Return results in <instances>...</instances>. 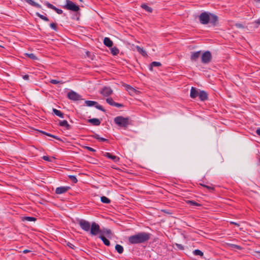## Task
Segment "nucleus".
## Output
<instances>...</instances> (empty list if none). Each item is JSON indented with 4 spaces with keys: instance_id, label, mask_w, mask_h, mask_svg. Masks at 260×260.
Instances as JSON below:
<instances>
[{
    "instance_id": "nucleus-1",
    "label": "nucleus",
    "mask_w": 260,
    "mask_h": 260,
    "mask_svg": "<svg viewBox=\"0 0 260 260\" xmlns=\"http://www.w3.org/2000/svg\"><path fill=\"white\" fill-rule=\"evenodd\" d=\"M150 234L149 233L141 232L138 234L131 236L128 237V240L132 244L144 243L150 239Z\"/></svg>"
},
{
    "instance_id": "nucleus-2",
    "label": "nucleus",
    "mask_w": 260,
    "mask_h": 260,
    "mask_svg": "<svg viewBox=\"0 0 260 260\" xmlns=\"http://www.w3.org/2000/svg\"><path fill=\"white\" fill-rule=\"evenodd\" d=\"M114 121L118 126L126 127L128 125L129 119L127 117L125 118L122 116H117L114 118Z\"/></svg>"
},
{
    "instance_id": "nucleus-3",
    "label": "nucleus",
    "mask_w": 260,
    "mask_h": 260,
    "mask_svg": "<svg viewBox=\"0 0 260 260\" xmlns=\"http://www.w3.org/2000/svg\"><path fill=\"white\" fill-rule=\"evenodd\" d=\"M63 8L74 12H77L79 10V7L70 0L66 1V4Z\"/></svg>"
},
{
    "instance_id": "nucleus-4",
    "label": "nucleus",
    "mask_w": 260,
    "mask_h": 260,
    "mask_svg": "<svg viewBox=\"0 0 260 260\" xmlns=\"http://www.w3.org/2000/svg\"><path fill=\"white\" fill-rule=\"evenodd\" d=\"M210 13L208 12L202 13L199 16V20L203 24H207L209 22Z\"/></svg>"
},
{
    "instance_id": "nucleus-5",
    "label": "nucleus",
    "mask_w": 260,
    "mask_h": 260,
    "mask_svg": "<svg viewBox=\"0 0 260 260\" xmlns=\"http://www.w3.org/2000/svg\"><path fill=\"white\" fill-rule=\"evenodd\" d=\"M90 234L93 236H95L101 232L99 225L94 222L90 225Z\"/></svg>"
},
{
    "instance_id": "nucleus-6",
    "label": "nucleus",
    "mask_w": 260,
    "mask_h": 260,
    "mask_svg": "<svg viewBox=\"0 0 260 260\" xmlns=\"http://www.w3.org/2000/svg\"><path fill=\"white\" fill-rule=\"evenodd\" d=\"M79 224L80 228L86 232H88L90 230V223L84 219H80L79 221Z\"/></svg>"
},
{
    "instance_id": "nucleus-7",
    "label": "nucleus",
    "mask_w": 260,
    "mask_h": 260,
    "mask_svg": "<svg viewBox=\"0 0 260 260\" xmlns=\"http://www.w3.org/2000/svg\"><path fill=\"white\" fill-rule=\"evenodd\" d=\"M67 96L70 100L74 101L82 100L80 94L72 90L68 93Z\"/></svg>"
},
{
    "instance_id": "nucleus-8",
    "label": "nucleus",
    "mask_w": 260,
    "mask_h": 260,
    "mask_svg": "<svg viewBox=\"0 0 260 260\" xmlns=\"http://www.w3.org/2000/svg\"><path fill=\"white\" fill-rule=\"evenodd\" d=\"M211 59V54L209 51H206L202 55V61L204 63H208Z\"/></svg>"
},
{
    "instance_id": "nucleus-9",
    "label": "nucleus",
    "mask_w": 260,
    "mask_h": 260,
    "mask_svg": "<svg viewBox=\"0 0 260 260\" xmlns=\"http://www.w3.org/2000/svg\"><path fill=\"white\" fill-rule=\"evenodd\" d=\"M100 93L104 96H109L113 93V90L110 87H104Z\"/></svg>"
},
{
    "instance_id": "nucleus-10",
    "label": "nucleus",
    "mask_w": 260,
    "mask_h": 260,
    "mask_svg": "<svg viewBox=\"0 0 260 260\" xmlns=\"http://www.w3.org/2000/svg\"><path fill=\"white\" fill-rule=\"evenodd\" d=\"M70 189L69 186H61L57 187L55 189V193L57 194H60L66 192Z\"/></svg>"
},
{
    "instance_id": "nucleus-11",
    "label": "nucleus",
    "mask_w": 260,
    "mask_h": 260,
    "mask_svg": "<svg viewBox=\"0 0 260 260\" xmlns=\"http://www.w3.org/2000/svg\"><path fill=\"white\" fill-rule=\"evenodd\" d=\"M125 88L129 94L132 95H134L135 94H137L138 92V91L129 85H126Z\"/></svg>"
},
{
    "instance_id": "nucleus-12",
    "label": "nucleus",
    "mask_w": 260,
    "mask_h": 260,
    "mask_svg": "<svg viewBox=\"0 0 260 260\" xmlns=\"http://www.w3.org/2000/svg\"><path fill=\"white\" fill-rule=\"evenodd\" d=\"M218 22V17L216 15L211 14L210 15L209 22L213 25L215 26L217 24Z\"/></svg>"
},
{
    "instance_id": "nucleus-13",
    "label": "nucleus",
    "mask_w": 260,
    "mask_h": 260,
    "mask_svg": "<svg viewBox=\"0 0 260 260\" xmlns=\"http://www.w3.org/2000/svg\"><path fill=\"white\" fill-rule=\"evenodd\" d=\"M104 156L112 159L114 162H117L119 161V158L115 155H113L111 153L109 152H106L104 154Z\"/></svg>"
},
{
    "instance_id": "nucleus-14",
    "label": "nucleus",
    "mask_w": 260,
    "mask_h": 260,
    "mask_svg": "<svg viewBox=\"0 0 260 260\" xmlns=\"http://www.w3.org/2000/svg\"><path fill=\"white\" fill-rule=\"evenodd\" d=\"M198 96H199L200 99L203 101L207 100L208 98V94L204 91H200Z\"/></svg>"
},
{
    "instance_id": "nucleus-15",
    "label": "nucleus",
    "mask_w": 260,
    "mask_h": 260,
    "mask_svg": "<svg viewBox=\"0 0 260 260\" xmlns=\"http://www.w3.org/2000/svg\"><path fill=\"white\" fill-rule=\"evenodd\" d=\"M103 43L105 46L108 47H112L113 46V42L108 37L104 38Z\"/></svg>"
},
{
    "instance_id": "nucleus-16",
    "label": "nucleus",
    "mask_w": 260,
    "mask_h": 260,
    "mask_svg": "<svg viewBox=\"0 0 260 260\" xmlns=\"http://www.w3.org/2000/svg\"><path fill=\"white\" fill-rule=\"evenodd\" d=\"M135 48L136 50L143 56H147V54L146 52L143 49V48L140 47L139 46H136Z\"/></svg>"
},
{
    "instance_id": "nucleus-17",
    "label": "nucleus",
    "mask_w": 260,
    "mask_h": 260,
    "mask_svg": "<svg viewBox=\"0 0 260 260\" xmlns=\"http://www.w3.org/2000/svg\"><path fill=\"white\" fill-rule=\"evenodd\" d=\"M59 125L62 127H65L67 129H70L71 128L70 125H69L67 120L59 121Z\"/></svg>"
},
{
    "instance_id": "nucleus-18",
    "label": "nucleus",
    "mask_w": 260,
    "mask_h": 260,
    "mask_svg": "<svg viewBox=\"0 0 260 260\" xmlns=\"http://www.w3.org/2000/svg\"><path fill=\"white\" fill-rule=\"evenodd\" d=\"M199 92L193 87H192L190 90V96L192 98H195L198 96Z\"/></svg>"
},
{
    "instance_id": "nucleus-19",
    "label": "nucleus",
    "mask_w": 260,
    "mask_h": 260,
    "mask_svg": "<svg viewBox=\"0 0 260 260\" xmlns=\"http://www.w3.org/2000/svg\"><path fill=\"white\" fill-rule=\"evenodd\" d=\"M88 122L93 125L98 126L100 124L101 121L98 118H92L88 120Z\"/></svg>"
},
{
    "instance_id": "nucleus-20",
    "label": "nucleus",
    "mask_w": 260,
    "mask_h": 260,
    "mask_svg": "<svg viewBox=\"0 0 260 260\" xmlns=\"http://www.w3.org/2000/svg\"><path fill=\"white\" fill-rule=\"evenodd\" d=\"M201 51H197L191 54V59L192 60H196L200 56Z\"/></svg>"
},
{
    "instance_id": "nucleus-21",
    "label": "nucleus",
    "mask_w": 260,
    "mask_h": 260,
    "mask_svg": "<svg viewBox=\"0 0 260 260\" xmlns=\"http://www.w3.org/2000/svg\"><path fill=\"white\" fill-rule=\"evenodd\" d=\"M24 1L26 3H27L28 4H29L30 5H31L32 6H34V7H37L38 8H41V6L40 4L35 2L32 0H24Z\"/></svg>"
},
{
    "instance_id": "nucleus-22",
    "label": "nucleus",
    "mask_w": 260,
    "mask_h": 260,
    "mask_svg": "<svg viewBox=\"0 0 260 260\" xmlns=\"http://www.w3.org/2000/svg\"><path fill=\"white\" fill-rule=\"evenodd\" d=\"M99 238L102 240L105 245L108 246L110 245V241L103 235H100Z\"/></svg>"
},
{
    "instance_id": "nucleus-23",
    "label": "nucleus",
    "mask_w": 260,
    "mask_h": 260,
    "mask_svg": "<svg viewBox=\"0 0 260 260\" xmlns=\"http://www.w3.org/2000/svg\"><path fill=\"white\" fill-rule=\"evenodd\" d=\"M53 113L58 117L60 118H63V114L59 110H57L56 109H53Z\"/></svg>"
},
{
    "instance_id": "nucleus-24",
    "label": "nucleus",
    "mask_w": 260,
    "mask_h": 260,
    "mask_svg": "<svg viewBox=\"0 0 260 260\" xmlns=\"http://www.w3.org/2000/svg\"><path fill=\"white\" fill-rule=\"evenodd\" d=\"M101 235H103L104 236L106 235L108 237H109L111 234V231L109 229H104L102 231H101V232L100 233Z\"/></svg>"
},
{
    "instance_id": "nucleus-25",
    "label": "nucleus",
    "mask_w": 260,
    "mask_h": 260,
    "mask_svg": "<svg viewBox=\"0 0 260 260\" xmlns=\"http://www.w3.org/2000/svg\"><path fill=\"white\" fill-rule=\"evenodd\" d=\"M115 249L117 251V252L119 254L122 253L123 252V247L119 245V244H116L115 246Z\"/></svg>"
},
{
    "instance_id": "nucleus-26",
    "label": "nucleus",
    "mask_w": 260,
    "mask_h": 260,
    "mask_svg": "<svg viewBox=\"0 0 260 260\" xmlns=\"http://www.w3.org/2000/svg\"><path fill=\"white\" fill-rule=\"evenodd\" d=\"M85 103L86 106H88V107H91L93 106H95V105H97V102H95V101H86L85 102Z\"/></svg>"
},
{
    "instance_id": "nucleus-27",
    "label": "nucleus",
    "mask_w": 260,
    "mask_h": 260,
    "mask_svg": "<svg viewBox=\"0 0 260 260\" xmlns=\"http://www.w3.org/2000/svg\"><path fill=\"white\" fill-rule=\"evenodd\" d=\"M101 201L102 203L105 204H109L111 202V200L105 196L102 197Z\"/></svg>"
},
{
    "instance_id": "nucleus-28",
    "label": "nucleus",
    "mask_w": 260,
    "mask_h": 260,
    "mask_svg": "<svg viewBox=\"0 0 260 260\" xmlns=\"http://www.w3.org/2000/svg\"><path fill=\"white\" fill-rule=\"evenodd\" d=\"M111 52L113 55H116L119 53V50L116 47H113L111 48Z\"/></svg>"
},
{
    "instance_id": "nucleus-29",
    "label": "nucleus",
    "mask_w": 260,
    "mask_h": 260,
    "mask_svg": "<svg viewBox=\"0 0 260 260\" xmlns=\"http://www.w3.org/2000/svg\"><path fill=\"white\" fill-rule=\"evenodd\" d=\"M36 15L37 16H38L39 18H40L41 19H42L43 20H44V21H49V19H48V18L47 17H46V16H44V15H42V14H40V13H38V12L36 13Z\"/></svg>"
},
{
    "instance_id": "nucleus-30",
    "label": "nucleus",
    "mask_w": 260,
    "mask_h": 260,
    "mask_svg": "<svg viewBox=\"0 0 260 260\" xmlns=\"http://www.w3.org/2000/svg\"><path fill=\"white\" fill-rule=\"evenodd\" d=\"M161 66V63L159 62L153 61L150 64V70H152L153 67H159Z\"/></svg>"
},
{
    "instance_id": "nucleus-31",
    "label": "nucleus",
    "mask_w": 260,
    "mask_h": 260,
    "mask_svg": "<svg viewBox=\"0 0 260 260\" xmlns=\"http://www.w3.org/2000/svg\"><path fill=\"white\" fill-rule=\"evenodd\" d=\"M141 7L143 9H144L148 12H151L152 11V9L145 4L142 5Z\"/></svg>"
},
{
    "instance_id": "nucleus-32",
    "label": "nucleus",
    "mask_w": 260,
    "mask_h": 260,
    "mask_svg": "<svg viewBox=\"0 0 260 260\" xmlns=\"http://www.w3.org/2000/svg\"><path fill=\"white\" fill-rule=\"evenodd\" d=\"M94 138L95 139H96V140H98L100 141H102V142H106V141H108V140L105 139V138H102L98 134H96L95 135V136H94Z\"/></svg>"
},
{
    "instance_id": "nucleus-33",
    "label": "nucleus",
    "mask_w": 260,
    "mask_h": 260,
    "mask_svg": "<svg viewBox=\"0 0 260 260\" xmlns=\"http://www.w3.org/2000/svg\"><path fill=\"white\" fill-rule=\"evenodd\" d=\"M106 102L107 103H108L110 105L114 106L115 102L113 100V99L111 98H108L106 99Z\"/></svg>"
},
{
    "instance_id": "nucleus-34",
    "label": "nucleus",
    "mask_w": 260,
    "mask_h": 260,
    "mask_svg": "<svg viewBox=\"0 0 260 260\" xmlns=\"http://www.w3.org/2000/svg\"><path fill=\"white\" fill-rule=\"evenodd\" d=\"M193 253L196 255H200L201 256L203 255V252L199 249L194 250L193 251Z\"/></svg>"
},
{
    "instance_id": "nucleus-35",
    "label": "nucleus",
    "mask_w": 260,
    "mask_h": 260,
    "mask_svg": "<svg viewBox=\"0 0 260 260\" xmlns=\"http://www.w3.org/2000/svg\"><path fill=\"white\" fill-rule=\"evenodd\" d=\"M25 55L30 58V59H32L33 60H36L37 59V57L36 56V55L34 53H26Z\"/></svg>"
},
{
    "instance_id": "nucleus-36",
    "label": "nucleus",
    "mask_w": 260,
    "mask_h": 260,
    "mask_svg": "<svg viewBox=\"0 0 260 260\" xmlns=\"http://www.w3.org/2000/svg\"><path fill=\"white\" fill-rule=\"evenodd\" d=\"M24 220L28 221H35L36 220V218L34 217L26 216L24 217Z\"/></svg>"
},
{
    "instance_id": "nucleus-37",
    "label": "nucleus",
    "mask_w": 260,
    "mask_h": 260,
    "mask_svg": "<svg viewBox=\"0 0 260 260\" xmlns=\"http://www.w3.org/2000/svg\"><path fill=\"white\" fill-rule=\"evenodd\" d=\"M50 82L51 83H52V84H58V83H60V84L64 83V82H63L62 81H58V80H55V79H51L50 81Z\"/></svg>"
},
{
    "instance_id": "nucleus-38",
    "label": "nucleus",
    "mask_w": 260,
    "mask_h": 260,
    "mask_svg": "<svg viewBox=\"0 0 260 260\" xmlns=\"http://www.w3.org/2000/svg\"><path fill=\"white\" fill-rule=\"evenodd\" d=\"M42 133L44 134L45 135L48 136H49V137H51L52 138H54L58 140H59V141H61V139L59 138H58L57 136H54V135H51L50 134H49V133H46V132H42Z\"/></svg>"
},
{
    "instance_id": "nucleus-39",
    "label": "nucleus",
    "mask_w": 260,
    "mask_h": 260,
    "mask_svg": "<svg viewBox=\"0 0 260 260\" xmlns=\"http://www.w3.org/2000/svg\"><path fill=\"white\" fill-rule=\"evenodd\" d=\"M69 178L70 180L74 183H77L78 180L75 176L74 175H69Z\"/></svg>"
},
{
    "instance_id": "nucleus-40",
    "label": "nucleus",
    "mask_w": 260,
    "mask_h": 260,
    "mask_svg": "<svg viewBox=\"0 0 260 260\" xmlns=\"http://www.w3.org/2000/svg\"><path fill=\"white\" fill-rule=\"evenodd\" d=\"M45 5H46V6L48 8H50V9H51L52 10H54L55 8V7L53 5H52L51 4L49 3V2H46L45 3Z\"/></svg>"
},
{
    "instance_id": "nucleus-41",
    "label": "nucleus",
    "mask_w": 260,
    "mask_h": 260,
    "mask_svg": "<svg viewBox=\"0 0 260 260\" xmlns=\"http://www.w3.org/2000/svg\"><path fill=\"white\" fill-rule=\"evenodd\" d=\"M45 5H46V6L48 8H50V9H51L52 10H54L55 8V7L53 5H52L51 4L49 3V2H46L45 3Z\"/></svg>"
},
{
    "instance_id": "nucleus-42",
    "label": "nucleus",
    "mask_w": 260,
    "mask_h": 260,
    "mask_svg": "<svg viewBox=\"0 0 260 260\" xmlns=\"http://www.w3.org/2000/svg\"><path fill=\"white\" fill-rule=\"evenodd\" d=\"M188 203L190 205H192V206H200V204L194 202L192 201H188Z\"/></svg>"
},
{
    "instance_id": "nucleus-43",
    "label": "nucleus",
    "mask_w": 260,
    "mask_h": 260,
    "mask_svg": "<svg viewBox=\"0 0 260 260\" xmlns=\"http://www.w3.org/2000/svg\"><path fill=\"white\" fill-rule=\"evenodd\" d=\"M95 107L98 109H99L103 112H105V109L103 108V107L101 105H99L98 103H97V105H95Z\"/></svg>"
},
{
    "instance_id": "nucleus-44",
    "label": "nucleus",
    "mask_w": 260,
    "mask_h": 260,
    "mask_svg": "<svg viewBox=\"0 0 260 260\" xmlns=\"http://www.w3.org/2000/svg\"><path fill=\"white\" fill-rule=\"evenodd\" d=\"M50 26L51 28H52L53 29H54L55 30H57V27H56V23H50Z\"/></svg>"
},
{
    "instance_id": "nucleus-45",
    "label": "nucleus",
    "mask_w": 260,
    "mask_h": 260,
    "mask_svg": "<svg viewBox=\"0 0 260 260\" xmlns=\"http://www.w3.org/2000/svg\"><path fill=\"white\" fill-rule=\"evenodd\" d=\"M57 14H61L62 13V10L61 9H59L55 7V9L54 10Z\"/></svg>"
},
{
    "instance_id": "nucleus-46",
    "label": "nucleus",
    "mask_w": 260,
    "mask_h": 260,
    "mask_svg": "<svg viewBox=\"0 0 260 260\" xmlns=\"http://www.w3.org/2000/svg\"><path fill=\"white\" fill-rule=\"evenodd\" d=\"M85 149H87L88 150H89L90 151H91V152H95V149H94L93 148H92L91 147H90L89 146H85Z\"/></svg>"
},
{
    "instance_id": "nucleus-47",
    "label": "nucleus",
    "mask_w": 260,
    "mask_h": 260,
    "mask_svg": "<svg viewBox=\"0 0 260 260\" xmlns=\"http://www.w3.org/2000/svg\"><path fill=\"white\" fill-rule=\"evenodd\" d=\"M230 246L232 248H236L237 249H241V247L240 246H238V245H235V244H230Z\"/></svg>"
},
{
    "instance_id": "nucleus-48",
    "label": "nucleus",
    "mask_w": 260,
    "mask_h": 260,
    "mask_svg": "<svg viewBox=\"0 0 260 260\" xmlns=\"http://www.w3.org/2000/svg\"><path fill=\"white\" fill-rule=\"evenodd\" d=\"M43 159L44 160L48 161H51L50 159L49 158V157L48 156H44L43 157Z\"/></svg>"
},
{
    "instance_id": "nucleus-49",
    "label": "nucleus",
    "mask_w": 260,
    "mask_h": 260,
    "mask_svg": "<svg viewBox=\"0 0 260 260\" xmlns=\"http://www.w3.org/2000/svg\"><path fill=\"white\" fill-rule=\"evenodd\" d=\"M114 106L116 107L120 108V107H122L123 105L121 104H119V103L115 102Z\"/></svg>"
},
{
    "instance_id": "nucleus-50",
    "label": "nucleus",
    "mask_w": 260,
    "mask_h": 260,
    "mask_svg": "<svg viewBox=\"0 0 260 260\" xmlns=\"http://www.w3.org/2000/svg\"><path fill=\"white\" fill-rule=\"evenodd\" d=\"M22 78L23 79H24L25 80H27L29 79V76L28 75H25L23 76Z\"/></svg>"
},
{
    "instance_id": "nucleus-51",
    "label": "nucleus",
    "mask_w": 260,
    "mask_h": 260,
    "mask_svg": "<svg viewBox=\"0 0 260 260\" xmlns=\"http://www.w3.org/2000/svg\"><path fill=\"white\" fill-rule=\"evenodd\" d=\"M236 26L237 27H239V28L243 27V25H242V24H240V23H237V24H236Z\"/></svg>"
},
{
    "instance_id": "nucleus-52",
    "label": "nucleus",
    "mask_w": 260,
    "mask_h": 260,
    "mask_svg": "<svg viewBox=\"0 0 260 260\" xmlns=\"http://www.w3.org/2000/svg\"><path fill=\"white\" fill-rule=\"evenodd\" d=\"M256 133L257 135L260 136V128L256 129Z\"/></svg>"
},
{
    "instance_id": "nucleus-53",
    "label": "nucleus",
    "mask_w": 260,
    "mask_h": 260,
    "mask_svg": "<svg viewBox=\"0 0 260 260\" xmlns=\"http://www.w3.org/2000/svg\"><path fill=\"white\" fill-rule=\"evenodd\" d=\"M203 186L206 187V188H207L209 189H212V190L213 189V188L211 186H206V185H203Z\"/></svg>"
},
{
    "instance_id": "nucleus-54",
    "label": "nucleus",
    "mask_w": 260,
    "mask_h": 260,
    "mask_svg": "<svg viewBox=\"0 0 260 260\" xmlns=\"http://www.w3.org/2000/svg\"><path fill=\"white\" fill-rule=\"evenodd\" d=\"M29 252H30V250H27V249H25V250H24L23 251V252L24 253H26Z\"/></svg>"
},
{
    "instance_id": "nucleus-55",
    "label": "nucleus",
    "mask_w": 260,
    "mask_h": 260,
    "mask_svg": "<svg viewBox=\"0 0 260 260\" xmlns=\"http://www.w3.org/2000/svg\"><path fill=\"white\" fill-rule=\"evenodd\" d=\"M231 224H235L236 225H237V226H239V224L236 222H233V221H231Z\"/></svg>"
},
{
    "instance_id": "nucleus-56",
    "label": "nucleus",
    "mask_w": 260,
    "mask_h": 260,
    "mask_svg": "<svg viewBox=\"0 0 260 260\" xmlns=\"http://www.w3.org/2000/svg\"><path fill=\"white\" fill-rule=\"evenodd\" d=\"M179 247H180V249H183V246H181L180 244Z\"/></svg>"
},
{
    "instance_id": "nucleus-57",
    "label": "nucleus",
    "mask_w": 260,
    "mask_h": 260,
    "mask_svg": "<svg viewBox=\"0 0 260 260\" xmlns=\"http://www.w3.org/2000/svg\"><path fill=\"white\" fill-rule=\"evenodd\" d=\"M257 255L260 257V252H257Z\"/></svg>"
},
{
    "instance_id": "nucleus-58",
    "label": "nucleus",
    "mask_w": 260,
    "mask_h": 260,
    "mask_svg": "<svg viewBox=\"0 0 260 260\" xmlns=\"http://www.w3.org/2000/svg\"><path fill=\"white\" fill-rule=\"evenodd\" d=\"M257 23L258 24H260V20H258L257 21Z\"/></svg>"
},
{
    "instance_id": "nucleus-59",
    "label": "nucleus",
    "mask_w": 260,
    "mask_h": 260,
    "mask_svg": "<svg viewBox=\"0 0 260 260\" xmlns=\"http://www.w3.org/2000/svg\"><path fill=\"white\" fill-rule=\"evenodd\" d=\"M69 246L70 247H71V248H73V247H72V244H70V245H69Z\"/></svg>"
},
{
    "instance_id": "nucleus-60",
    "label": "nucleus",
    "mask_w": 260,
    "mask_h": 260,
    "mask_svg": "<svg viewBox=\"0 0 260 260\" xmlns=\"http://www.w3.org/2000/svg\"><path fill=\"white\" fill-rule=\"evenodd\" d=\"M69 246L70 247H71V248H73V247H72V244H70V245H69Z\"/></svg>"
},
{
    "instance_id": "nucleus-61",
    "label": "nucleus",
    "mask_w": 260,
    "mask_h": 260,
    "mask_svg": "<svg viewBox=\"0 0 260 260\" xmlns=\"http://www.w3.org/2000/svg\"><path fill=\"white\" fill-rule=\"evenodd\" d=\"M255 1H257V2H260V0H255Z\"/></svg>"
},
{
    "instance_id": "nucleus-62",
    "label": "nucleus",
    "mask_w": 260,
    "mask_h": 260,
    "mask_svg": "<svg viewBox=\"0 0 260 260\" xmlns=\"http://www.w3.org/2000/svg\"><path fill=\"white\" fill-rule=\"evenodd\" d=\"M79 1H81V2H82V0H79Z\"/></svg>"
},
{
    "instance_id": "nucleus-63",
    "label": "nucleus",
    "mask_w": 260,
    "mask_h": 260,
    "mask_svg": "<svg viewBox=\"0 0 260 260\" xmlns=\"http://www.w3.org/2000/svg\"><path fill=\"white\" fill-rule=\"evenodd\" d=\"M259 162H260V158H259Z\"/></svg>"
}]
</instances>
